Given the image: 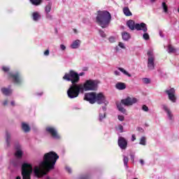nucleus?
I'll use <instances>...</instances> for the list:
<instances>
[{
  "mask_svg": "<svg viewBox=\"0 0 179 179\" xmlns=\"http://www.w3.org/2000/svg\"><path fill=\"white\" fill-rule=\"evenodd\" d=\"M118 70L122 72V73H124V75H125L126 76H128V78H131V76H132V75H131V73H128V71H127L125 69H124L123 68L119 67Z\"/></svg>",
  "mask_w": 179,
  "mask_h": 179,
  "instance_id": "nucleus-31",
  "label": "nucleus"
},
{
  "mask_svg": "<svg viewBox=\"0 0 179 179\" xmlns=\"http://www.w3.org/2000/svg\"><path fill=\"white\" fill-rule=\"evenodd\" d=\"M78 179H89V176H82L78 178Z\"/></svg>",
  "mask_w": 179,
  "mask_h": 179,
  "instance_id": "nucleus-48",
  "label": "nucleus"
},
{
  "mask_svg": "<svg viewBox=\"0 0 179 179\" xmlns=\"http://www.w3.org/2000/svg\"><path fill=\"white\" fill-rule=\"evenodd\" d=\"M136 141V137L135 136V134H133L131 136V142H135Z\"/></svg>",
  "mask_w": 179,
  "mask_h": 179,
  "instance_id": "nucleus-49",
  "label": "nucleus"
},
{
  "mask_svg": "<svg viewBox=\"0 0 179 179\" xmlns=\"http://www.w3.org/2000/svg\"><path fill=\"white\" fill-rule=\"evenodd\" d=\"M143 83H145V85H149V83H150V79L148 78H143Z\"/></svg>",
  "mask_w": 179,
  "mask_h": 179,
  "instance_id": "nucleus-38",
  "label": "nucleus"
},
{
  "mask_svg": "<svg viewBox=\"0 0 179 179\" xmlns=\"http://www.w3.org/2000/svg\"><path fill=\"white\" fill-rule=\"evenodd\" d=\"M10 164H12V166H13L14 167H17L19 166V160H17V159H13L10 162Z\"/></svg>",
  "mask_w": 179,
  "mask_h": 179,
  "instance_id": "nucleus-35",
  "label": "nucleus"
},
{
  "mask_svg": "<svg viewBox=\"0 0 179 179\" xmlns=\"http://www.w3.org/2000/svg\"><path fill=\"white\" fill-rule=\"evenodd\" d=\"M166 94L168 96L169 100L172 103L177 102V96H176V89L174 88H169L165 90Z\"/></svg>",
  "mask_w": 179,
  "mask_h": 179,
  "instance_id": "nucleus-8",
  "label": "nucleus"
},
{
  "mask_svg": "<svg viewBox=\"0 0 179 179\" xmlns=\"http://www.w3.org/2000/svg\"><path fill=\"white\" fill-rule=\"evenodd\" d=\"M137 131L139 132H143V129L142 127H137Z\"/></svg>",
  "mask_w": 179,
  "mask_h": 179,
  "instance_id": "nucleus-50",
  "label": "nucleus"
},
{
  "mask_svg": "<svg viewBox=\"0 0 179 179\" xmlns=\"http://www.w3.org/2000/svg\"><path fill=\"white\" fill-rule=\"evenodd\" d=\"M116 131H119L120 134H122V132H124V127L122 126V124H118L116 127Z\"/></svg>",
  "mask_w": 179,
  "mask_h": 179,
  "instance_id": "nucleus-36",
  "label": "nucleus"
},
{
  "mask_svg": "<svg viewBox=\"0 0 179 179\" xmlns=\"http://www.w3.org/2000/svg\"><path fill=\"white\" fill-rule=\"evenodd\" d=\"M130 157H131V160L132 163H135V155L131 154Z\"/></svg>",
  "mask_w": 179,
  "mask_h": 179,
  "instance_id": "nucleus-45",
  "label": "nucleus"
},
{
  "mask_svg": "<svg viewBox=\"0 0 179 179\" xmlns=\"http://www.w3.org/2000/svg\"><path fill=\"white\" fill-rule=\"evenodd\" d=\"M143 40H145V41H148V40L150 39V36H149V34L147 32H144L143 34Z\"/></svg>",
  "mask_w": 179,
  "mask_h": 179,
  "instance_id": "nucleus-37",
  "label": "nucleus"
},
{
  "mask_svg": "<svg viewBox=\"0 0 179 179\" xmlns=\"http://www.w3.org/2000/svg\"><path fill=\"white\" fill-rule=\"evenodd\" d=\"M1 93H3V94H4V96H10V94H12V89H10V87H3L1 89Z\"/></svg>",
  "mask_w": 179,
  "mask_h": 179,
  "instance_id": "nucleus-20",
  "label": "nucleus"
},
{
  "mask_svg": "<svg viewBox=\"0 0 179 179\" xmlns=\"http://www.w3.org/2000/svg\"><path fill=\"white\" fill-rule=\"evenodd\" d=\"M43 92H41L40 94H38V96H42Z\"/></svg>",
  "mask_w": 179,
  "mask_h": 179,
  "instance_id": "nucleus-56",
  "label": "nucleus"
},
{
  "mask_svg": "<svg viewBox=\"0 0 179 179\" xmlns=\"http://www.w3.org/2000/svg\"><path fill=\"white\" fill-rule=\"evenodd\" d=\"M1 69L3 72L8 73V78L11 79V80L13 82V83H15V85L20 86V85L23 83V78L22 77V74L20 73V72H9L10 71V67L6 66H3L1 67Z\"/></svg>",
  "mask_w": 179,
  "mask_h": 179,
  "instance_id": "nucleus-4",
  "label": "nucleus"
},
{
  "mask_svg": "<svg viewBox=\"0 0 179 179\" xmlns=\"http://www.w3.org/2000/svg\"><path fill=\"white\" fill-rule=\"evenodd\" d=\"M100 81L99 80H87L84 83L71 85L67 90L69 99H76L79 94H83L85 92H96L99 89Z\"/></svg>",
  "mask_w": 179,
  "mask_h": 179,
  "instance_id": "nucleus-2",
  "label": "nucleus"
},
{
  "mask_svg": "<svg viewBox=\"0 0 179 179\" xmlns=\"http://www.w3.org/2000/svg\"><path fill=\"white\" fill-rule=\"evenodd\" d=\"M117 110L120 111V113L122 114H127V109L122 107V103L121 102L117 103Z\"/></svg>",
  "mask_w": 179,
  "mask_h": 179,
  "instance_id": "nucleus-25",
  "label": "nucleus"
},
{
  "mask_svg": "<svg viewBox=\"0 0 179 179\" xmlns=\"http://www.w3.org/2000/svg\"><path fill=\"white\" fill-rule=\"evenodd\" d=\"M142 110L143 111H145L146 113H148V111H149V108L146 105H143L142 106Z\"/></svg>",
  "mask_w": 179,
  "mask_h": 179,
  "instance_id": "nucleus-40",
  "label": "nucleus"
},
{
  "mask_svg": "<svg viewBox=\"0 0 179 179\" xmlns=\"http://www.w3.org/2000/svg\"><path fill=\"white\" fill-rule=\"evenodd\" d=\"M122 157H123L124 166L125 167V169H129L128 162H129V158H128V157L126 156L125 155H123Z\"/></svg>",
  "mask_w": 179,
  "mask_h": 179,
  "instance_id": "nucleus-27",
  "label": "nucleus"
},
{
  "mask_svg": "<svg viewBox=\"0 0 179 179\" xmlns=\"http://www.w3.org/2000/svg\"><path fill=\"white\" fill-rule=\"evenodd\" d=\"M12 141L11 136H10V133L6 132V143L7 148H9L10 146V141Z\"/></svg>",
  "mask_w": 179,
  "mask_h": 179,
  "instance_id": "nucleus-24",
  "label": "nucleus"
},
{
  "mask_svg": "<svg viewBox=\"0 0 179 179\" xmlns=\"http://www.w3.org/2000/svg\"><path fill=\"white\" fill-rule=\"evenodd\" d=\"M106 117H107V108L106 106H102V108L99 109V112L98 120L99 122H103V121L106 120Z\"/></svg>",
  "mask_w": 179,
  "mask_h": 179,
  "instance_id": "nucleus-13",
  "label": "nucleus"
},
{
  "mask_svg": "<svg viewBox=\"0 0 179 179\" xmlns=\"http://www.w3.org/2000/svg\"><path fill=\"white\" fill-rule=\"evenodd\" d=\"M47 134L50 135L53 139H61V136L58 134V130L52 126H49L45 128Z\"/></svg>",
  "mask_w": 179,
  "mask_h": 179,
  "instance_id": "nucleus-7",
  "label": "nucleus"
},
{
  "mask_svg": "<svg viewBox=\"0 0 179 179\" xmlns=\"http://www.w3.org/2000/svg\"><path fill=\"white\" fill-rule=\"evenodd\" d=\"M15 179H22V178H20V176H17Z\"/></svg>",
  "mask_w": 179,
  "mask_h": 179,
  "instance_id": "nucleus-55",
  "label": "nucleus"
},
{
  "mask_svg": "<svg viewBox=\"0 0 179 179\" xmlns=\"http://www.w3.org/2000/svg\"><path fill=\"white\" fill-rule=\"evenodd\" d=\"M95 103H97V104H108V102L106 100V96L101 92L95 94Z\"/></svg>",
  "mask_w": 179,
  "mask_h": 179,
  "instance_id": "nucleus-11",
  "label": "nucleus"
},
{
  "mask_svg": "<svg viewBox=\"0 0 179 179\" xmlns=\"http://www.w3.org/2000/svg\"><path fill=\"white\" fill-rule=\"evenodd\" d=\"M120 48L125 50V44H124L122 42H119L118 45L115 47V50L117 52H118V51H120Z\"/></svg>",
  "mask_w": 179,
  "mask_h": 179,
  "instance_id": "nucleus-28",
  "label": "nucleus"
},
{
  "mask_svg": "<svg viewBox=\"0 0 179 179\" xmlns=\"http://www.w3.org/2000/svg\"><path fill=\"white\" fill-rule=\"evenodd\" d=\"M99 32L101 37H103V38H104L106 37V33L103 30L99 29Z\"/></svg>",
  "mask_w": 179,
  "mask_h": 179,
  "instance_id": "nucleus-39",
  "label": "nucleus"
},
{
  "mask_svg": "<svg viewBox=\"0 0 179 179\" xmlns=\"http://www.w3.org/2000/svg\"><path fill=\"white\" fill-rule=\"evenodd\" d=\"M114 75L115 76H121V73L119 71L116 70V71H114Z\"/></svg>",
  "mask_w": 179,
  "mask_h": 179,
  "instance_id": "nucleus-46",
  "label": "nucleus"
},
{
  "mask_svg": "<svg viewBox=\"0 0 179 179\" xmlns=\"http://www.w3.org/2000/svg\"><path fill=\"white\" fill-rule=\"evenodd\" d=\"M123 13L125 15V16H132V13H131V10L128 7H124L123 8Z\"/></svg>",
  "mask_w": 179,
  "mask_h": 179,
  "instance_id": "nucleus-29",
  "label": "nucleus"
},
{
  "mask_svg": "<svg viewBox=\"0 0 179 179\" xmlns=\"http://www.w3.org/2000/svg\"><path fill=\"white\" fill-rule=\"evenodd\" d=\"M134 179H138V178H134Z\"/></svg>",
  "mask_w": 179,
  "mask_h": 179,
  "instance_id": "nucleus-58",
  "label": "nucleus"
},
{
  "mask_svg": "<svg viewBox=\"0 0 179 179\" xmlns=\"http://www.w3.org/2000/svg\"><path fill=\"white\" fill-rule=\"evenodd\" d=\"M148 55V68L149 71H153L155 69V53L153 52V49H150L147 52Z\"/></svg>",
  "mask_w": 179,
  "mask_h": 179,
  "instance_id": "nucleus-6",
  "label": "nucleus"
},
{
  "mask_svg": "<svg viewBox=\"0 0 179 179\" xmlns=\"http://www.w3.org/2000/svg\"><path fill=\"white\" fill-rule=\"evenodd\" d=\"M115 87L117 90H125V89H127V85L124 83H117L115 85Z\"/></svg>",
  "mask_w": 179,
  "mask_h": 179,
  "instance_id": "nucleus-23",
  "label": "nucleus"
},
{
  "mask_svg": "<svg viewBox=\"0 0 179 179\" xmlns=\"http://www.w3.org/2000/svg\"><path fill=\"white\" fill-rule=\"evenodd\" d=\"M3 106H8V101H4L3 102Z\"/></svg>",
  "mask_w": 179,
  "mask_h": 179,
  "instance_id": "nucleus-51",
  "label": "nucleus"
},
{
  "mask_svg": "<svg viewBox=\"0 0 179 179\" xmlns=\"http://www.w3.org/2000/svg\"><path fill=\"white\" fill-rule=\"evenodd\" d=\"M33 22H40L41 20V13L38 11H34L31 14Z\"/></svg>",
  "mask_w": 179,
  "mask_h": 179,
  "instance_id": "nucleus-18",
  "label": "nucleus"
},
{
  "mask_svg": "<svg viewBox=\"0 0 179 179\" xmlns=\"http://www.w3.org/2000/svg\"><path fill=\"white\" fill-rule=\"evenodd\" d=\"M66 171H68L70 174L72 173V169L69 166H66Z\"/></svg>",
  "mask_w": 179,
  "mask_h": 179,
  "instance_id": "nucleus-47",
  "label": "nucleus"
},
{
  "mask_svg": "<svg viewBox=\"0 0 179 179\" xmlns=\"http://www.w3.org/2000/svg\"><path fill=\"white\" fill-rule=\"evenodd\" d=\"M136 30L138 31H142L143 33L148 32V25L145 22L136 23Z\"/></svg>",
  "mask_w": 179,
  "mask_h": 179,
  "instance_id": "nucleus-16",
  "label": "nucleus"
},
{
  "mask_svg": "<svg viewBox=\"0 0 179 179\" xmlns=\"http://www.w3.org/2000/svg\"><path fill=\"white\" fill-rule=\"evenodd\" d=\"M43 55H45V57H48V55H50V50H46L44 52H43Z\"/></svg>",
  "mask_w": 179,
  "mask_h": 179,
  "instance_id": "nucleus-43",
  "label": "nucleus"
},
{
  "mask_svg": "<svg viewBox=\"0 0 179 179\" xmlns=\"http://www.w3.org/2000/svg\"><path fill=\"white\" fill-rule=\"evenodd\" d=\"M96 22L102 29H106L111 22V14L107 10L99 11L96 17Z\"/></svg>",
  "mask_w": 179,
  "mask_h": 179,
  "instance_id": "nucleus-3",
  "label": "nucleus"
},
{
  "mask_svg": "<svg viewBox=\"0 0 179 179\" xmlns=\"http://www.w3.org/2000/svg\"><path fill=\"white\" fill-rule=\"evenodd\" d=\"M60 50H61V51H65V50H66V46H65V45H64V44H61Z\"/></svg>",
  "mask_w": 179,
  "mask_h": 179,
  "instance_id": "nucleus-42",
  "label": "nucleus"
},
{
  "mask_svg": "<svg viewBox=\"0 0 179 179\" xmlns=\"http://www.w3.org/2000/svg\"><path fill=\"white\" fill-rule=\"evenodd\" d=\"M22 129L24 131V132L27 133L30 132V126L26 123V122H22L21 124Z\"/></svg>",
  "mask_w": 179,
  "mask_h": 179,
  "instance_id": "nucleus-22",
  "label": "nucleus"
},
{
  "mask_svg": "<svg viewBox=\"0 0 179 179\" xmlns=\"http://www.w3.org/2000/svg\"><path fill=\"white\" fill-rule=\"evenodd\" d=\"M10 104H11V106H15V101H12L10 102Z\"/></svg>",
  "mask_w": 179,
  "mask_h": 179,
  "instance_id": "nucleus-54",
  "label": "nucleus"
},
{
  "mask_svg": "<svg viewBox=\"0 0 179 179\" xmlns=\"http://www.w3.org/2000/svg\"><path fill=\"white\" fill-rule=\"evenodd\" d=\"M15 156L17 157V159H22L23 157V151L22 150V145L20 144H17L15 145Z\"/></svg>",
  "mask_w": 179,
  "mask_h": 179,
  "instance_id": "nucleus-17",
  "label": "nucleus"
},
{
  "mask_svg": "<svg viewBox=\"0 0 179 179\" xmlns=\"http://www.w3.org/2000/svg\"><path fill=\"white\" fill-rule=\"evenodd\" d=\"M85 76V72H81L78 73V72L70 70L68 73H66L63 76V80H66V82H71L72 85H79L80 80V76Z\"/></svg>",
  "mask_w": 179,
  "mask_h": 179,
  "instance_id": "nucleus-5",
  "label": "nucleus"
},
{
  "mask_svg": "<svg viewBox=\"0 0 179 179\" xmlns=\"http://www.w3.org/2000/svg\"><path fill=\"white\" fill-rule=\"evenodd\" d=\"M117 120H119V121H124L125 120V117H124V115H118L117 116Z\"/></svg>",
  "mask_w": 179,
  "mask_h": 179,
  "instance_id": "nucleus-41",
  "label": "nucleus"
},
{
  "mask_svg": "<svg viewBox=\"0 0 179 179\" xmlns=\"http://www.w3.org/2000/svg\"><path fill=\"white\" fill-rule=\"evenodd\" d=\"M169 54H174V52H176L177 50L173 47L171 45H168V50H167Z\"/></svg>",
  "mask_w": 179,
  "mask_h": 179,
  "instance_id": "nucleus-30",
  "label": "nucleus"
},
{
  "mask_svg": "<svg viewBox=\"0 0 179 179\" xmlns=\"http://www.w3.org/2000/svg\"><path fill=\"white\" fill-rule=\"evenodd\" d=\"M110 43H115V38L114 36H111L109 38Z\"/></svg>",
  "mask_w": 179,
  "mask_h": 179,
  "instance_id": "nucleus-44",
  "label": "nucleus"
},
{
  "mask_svg": "<svg viewBox=\"0 0 179 179\" xmlns=\"http://www.w3.org/2000/svg\"><path fill=\"white\" fill-rule=\"evenodd\" d=\"M84 100L89 101L90 104L96 103V92H87L85 94Z\"/></svg>",
  "mask_w": 179,
  "mask_h": 179,
  "instance_id": "nucleus-10",
  "label": "nucleus"
},
{
  "mask_svg": "<svg viewBox=\"0 0 179 179\" xmlns=\"http://www.w3.org/2000/svg\"><path fill=\"white\" fill-rule=\"evenodd\" d=\"M120 103L123 106H126V107H129V106H133V104L138 103V99L134 97L128 96L124 99H122Z\"/></svg>",
  "mask_w": 179,
  "mask_h": 179,
  "instance_id": "nucleus-9",
  "label": "nucleus"
},
{
  "mask_svg": "<svg viewBox=\"0 0 179 179\" xmlns=\"http://www.w3.org/2000/svg\"><path fill=\"white\" fill-rule=\"evenodd\" d=\"M117 145L121 150H126L127 148H128V141L122 136H119Z\"/></svg>",
  "mask_w": 179,
  "mask_h": 179,
  "instance_id": "nucleus-12",
  "label": "nucleus"
},
{
  "mask_svg": "<svg viewBox=\"0 0 179 179\" xmlns=\"http://www.w3.org/2000/svg\"><path fill=\"white\" fill-rule=\"evenodd\" d=\"M58 159H59L58 154L54 151H50L44 155L43 161L39 164V166H34V169L31 164L27 162H23L21 167L22 179H31L30 176L33 171L38 178L45 176L50 170L54 169Z\"/></svg>",
  "mask_w": 179,
  "mask_h": 179,
  "instance_id": "nucleus-1",
  "label": "nucleus"
},
{
  "mask_svg": "<svg viewBox=\"0 0 179 179\" xmlns=\"http://www.w3.org/2000/svg\"><path fill=\"white\" fill-rule=\"evenodd\" d=\"M162 7L163 8L164 13H167V12H169V7L167 6V4H166V2L162 3Z\"/></svg>",
  "mask_w": 179,
  "mask_h": 179,
  "instance_id": "nucleus-34",
  "label": "nucleus"
},
{
  "mask_svg": "<svg viewBox=\"0 0 179 179\" xmlns=\"http://www.w3.org/2000/svg\"><path fill=\"white\" fill-rule=\"evenodd\" d=\"M139 145H142V146H146V137L142 136L140 138Z\"/></svg>",
  "mask_w": 179,
  "mask_h": 179,
  "instance_id": "nucleus-33",
  "label": "nucleus"
},
{
  "mask_svg": "<svg viewBox=\"0 0 179 179\" xmlns=\"http://www.w3.org/2000/svg\"><path fill=\"white\" fill-rule=\"evenodd\" d=\"M81 43H82V41H80V40L77 39V40H76V41L72 42V43L71 44L70 47L73 50H76V49H78V48H79L80 47Z\"/></svg>",
  "mask_w": 179,
  "mask_h": 179,
  "instance_id": "nucleus-19",
  "label": "nucleus"
},
{
  "mask_svg": "<svg viewBox=\"0 0 179 179\" xmlns=\"http://www.w3.org/2000/svg\"><path fill=\"white\" fill-rule=\"evenodd\" d=\"M45 17L48 20H52V15L50 13L51 12V9H52V3H48L45 6Z\"/></svg>",
  "mask_w": 179,
  "mask_h": 179,
  "instance_id": "nucleus-14",
  "label": "nucleus"
},
{
  "mask_svg": "<svg viewBox=\"0 0 179 179\" xmlns=\"http://www.w3.org/2000/svg\"><path fill=\"white\" fill-rule=\"evenodd\" d=\"M159 36H160V37H164V36L163 35V33H162V31L159 32Z\"/></svg>",
  "mask_w": 179,
  "mask_h": 179,
  "instance_id": "nucleus-53",
  "label": "nucleus"
},
{
  "mask_svg": "<svg viewBox=\"0 0 179 179\" xmlns=\"http://www.w3.org/2000/svg\"><path fill=\"white\" fill-rule=\"evenodd\" d=\"M31 3H32L34 6H38V5H41L43 2L42 0H29Z\"/></svg>",
  "mask_w": 179,
  "mask_h": 179,
  "instance_id": "nucleus-32",
  "label": "nucleus"
},
{
  "mask_svg": "<svg viewBox=\"0 0 179 179\" xmlns=\"http://www.w3.org/2000/svg\"><path fill=\"white\" fill-rule=\"evenodd\" d=\"M140 163L143 166V164H145V161H143V159H140Z\"/></svg>",
  "mask_w": 179,
  "mask_h": 179,
  "instance_id": "nucleus-52",
  "label": "nucleus"
},
{
  "mask_svg": "<svg viewBox=\"0 0 179 179\" xmlns=\"http://www.w3.org/2000/svg\"><path fill=\"white\" fill-rule=\"evenodd\" d=\"M127 25L130 30H134L136 29V24H135V21L129 20L127 22Z\"/></svg>",
  "mask_w": 179,
  "mask_h": 179,
  "instance_id": "nucleus-21",
  "label": "nucleus"
},
{
  "mask_svg": "<svg viewBox=\"0 0 179 179\" xmlns=\"http://www.w3.org/2000/svg\"><path fill=\"white\" fill-rule=\"evenodd\" d=\"M162 108L164 111L166 113V117L169 121H173L174 120V115H173V112H171V110L168 108L166 105H162Z\"/></svg>",
  "mask_w": 179,
  "mask_h": 179,
  "instance_id": "nucleus-15",
  "label": "nucleus"
},
{
  "mask_svg": "<svg viewBox=\"0 0 179 179\" xmlns=\"http://www.w3.org/2000/svg\"><path fill=\"white\" fill-rule=\"evenodd\" d=\"M122 40H124V41H128V40H129V38H131V34H129V33L124 31L122 33Z\"/></svg>",
  "mask_w": 179,
  "mask_h": 179,
  "instance_id": "nucleus-26",
  "label": "nucleus"
},
{
  "mask_svg": "<svg viewBox=\"0 0 179 179\" xmlns=\"http://www.w3.org/2000/svg\"><path fill=\"white\" fill-rule=\"evenodd\" d=\"M150 2L153 3V2H155L156 0H150Z\"/></svg>",
  "mask_w": 179,
  "mask_h": 179,
  "instance_id": "nucleus-57",
  "label": "nucleus"
}]
</instances>
